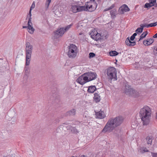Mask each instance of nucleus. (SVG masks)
<instances>
[{
    "instance_id": "23",
    "label": "nucleus",
    "mask_w": 157,
    "mask_h": 157,
    "mask_svg": "<svg viewBox=\"0 0 157 157\" xmlns=\"http://www.w3.org/2000/svg\"><path fill=\"white\" fill-rule=\"evenodd\" d=\"M28 29L29 30L28 32L30 34H33L35 31V29L31 25L28 26Z\"/></svg>"
},
{
    "instance_id": "52",
    "label": "nucleus",
    "mask_w": 157,
    "mask_h": 157,
    "mask_svg": "<svg viewBox=\"0 0 157 157\" xmlns=\"http://www.w3.org/2000/svg\"><path fill=\"white\" fill-rule=\"evenodd\" d=\"M147 25H146V24L144 25V27H146L147 28H148V27H147Z\"/></svg>"
},
{
    "instance_id": "3",
    "label": "nucleus",
    "mask_w": 157,
    "mask_h": 157,
    "mask_svg": "<svg viewBox=\"0 0 157 157\" xmlns=\"http://www.w3.org/2000/svg\"><path fill=\"white\" fill-rule=\"evenodd\" d=\"M26 50V63L25 65H29L30 63V59L31 56L32 51L33 50V46L30 44L28 42H27L25 43Z\"/></svg>"
},
{
    "instance_id": "50",
    "label": "nucleus",
    "mask_w": 157,
    "mask_h": 157,
    "mask_svg": "<svg viewBox=\"0 0 157 157\" xmlns=\"http://www.w3.org/2000/svg\"><path fill=\"white\" fill-rule=\"evenodd\" d=\"M32 18L31 17H29V18L28 21H29V22L30 21H31Z\"/></svg>"
},
{
    "instance_id": "40",
    "label": "nucleus",
    "mask_w": 157,
    "mask_h": 157,
    "mask_svg": "<svg viewBox=\"0 0 157 157\" xmlns=\"http://www.w3.org/2000/svg\"><path fill=\"white\" fill-rule=\"evenodd\" d=\"M153 49L154 50H155L157 52V44L153 47Z\"/></svg>"
},
{
    "instance_id": "31",
    "label": "nucleus",
    "mask_w": 157,
    "mask_h": 157,
    "mask_svg": "<svg viewBox=\"0 0 157 157\" xmlns=\"http://www.w3.org/2000/svg\"><path fill=\"white\" fill-rule=\"evenodd\" d=\"M115 7L114 4H113L110 6L109 8H107L104 10V11H106L112 9Z\"/></svg>"
},
{
    "instance_id": "17",
    "label": "nucleus",
    "mask_w": 157,
    "mask_h": 157,
    "mask_svg": "<svg viewBox=\"0 0 157 157\" xmlns=\"http://www.w3.org/2000/svg\"><path fill=\"white\" fill-rule=\"evenodd\" d=\"M76 113V111L75 109H73L67 112L66 115L74 116L75 115Z\"/></svg>"
},
{
    "instance_id": "28",
    "label": "nucleus",
    "mask_w": 157,
    "mask_h": 157,
    "mask_svg": "<svg viewBox=\"0 0 157 157\" xmlns=\"http://www.w3.org/2000/svg\"><path fill=\"white\" fill-rule=\"evenodd\" d=\"M94 39L96 41L101 39V34L97 33L96 35L95 36V37H94Z\"/></svg>"
},
{
    "instance_id": "55",
    "label": "nucleus",
    "mask_w": 157,
    "mask_h": 157,
    "mask_svg": "<svg viewBox=\"0 0 157 157\" xmlns=\"http://www.w3.org/2000/svg\"><path fill=\"white\" fill-rule=\"evenodd\" d=\"M101 0H98V2L99 3L101 2Z\"/></svg>"
},
{
    "instance_id": "1",
    "label": "nucleus",
    "mask_w": 157,
    "mask_h": 157,
    "mask_svg": "<svg viewBox=\"0 0 157 157\" xmlns=\"http://www.w3.org/2000/svg\"><path fill=\"white\" fill-rule=\"evenodd\" d=\"M123 121V118L122 117L110 118L108 121L101 132L104 133L111 132L116 127L120 126Z\"/></svg>"
},
{
    "instance_id": "24",
    "label": "nucleus",
    "mask_w": 157,
    "mask_h": 157,
    "mask_svg": "<svg viewBox=\"0 0 157 157\" xmlns=\"http://www.w3.org/2000/svg\"><path fill=\"white\" fill-rule=\"evenodd\" d=\"M118 53L115 51H112L109 52V54L110 56H115L118 55Z\"/></svg>"
},
{
    "instance_id": "53",
    "label": "nucleus",
    "mask_w": 157,
    "mask_h": 157,
    "mask_svg": "<svg viewBox=\"0 0 157 157\" xmlns=\"http://www.w3.org/2000/svg\"><path fill=\"white\" fill-rule=\"evenodd\" d=\"M155 118L156 119L157 118V112L156 113V116H155Z\"/></svg>"
},
{
    "instance_id": "57",
    "label": "nucleus",
    "mask_w": 157,
    "mask_h": 157,
    "mask_svg": "<svg viewBox=\"0 0 157 157\" xmlns=\"http://www.w3.org/2000/svg\"><path fill=\"white\" fill-rule=\"evenodd\" d=\"M122 157H125L124 156H123Z\"/></svg>"
},
{
    "instance_id": "32",
    "label": "nucleus",
    "mask_w": 157,
    "mask_h": 157,
    "mask_svg": "<svg viewBox=\"0 0 157 157\" xmlns=\"http://www.w3.org/2000/svg\"><path fill=\"white\" fill-rule=\"evenodd\" d=\"M143 31L142 28H138L136 30L135 32L137 33H141Z\"/></svg>"
},
{
    "instance_id": "16",
    "label": "nucleus",
    "mask_w": 157,
    "mask_h": 157,
    "mask_svg": "<svg viewBox=\"0 0 157 157\" xmlns=\"http://www.w3.org/2000/svg\"><path fill=\"white\" fill-rule=\"evenodd\" d=\"M24 79L27 80L28 78L29 75V71L28 67H25L24 69Z\"/></svg>"
},
{
    "instance_id": "56",
    "label": "nucleus",
    "mask_w": 157,
    "mask_h": 157,
    "mask_svg": "<svg viewBox=\"0 0 157 157\" xmlns=\"http://www.w3.org/2000/svg\"><path fill=\"white\" fill-rule=\"evenodd\" d=\"M155 7H157V4H156V5H155Z\"/></svg>"
},
{
    "instance_id": "15",
    "label": "nucleus",
    "mask_w": 157,
    "mask_h": 157,
    "mask_svg": "<svg viewBox=\"0 0 157 157\" xmlns=\"http://www.w3.org/2000/svg\"><path fill=\"white\" fill-rule=\"evenodd\" d=\"M94 97L93 98L94 101L96 103L99 102L101 100V96L99 94L97 93H95L94 94Z\"/></svg>"
},
{
    "instance_id": "36",
    "label": "nucleus",
    "mask_w": 157,
    "mask_h": 157,
    "mask_svg": "<svg viewBox=\"0 0 157 157\" xmlns=\"http://www.w3.org/2000/svg\"><path fill=\"white\" fill-rule=\"evenodd\" d=\"M35 7V2H33L32 5L31 6L30 8V9H31V10H32V9L34 8Z\"/></svg>"
},
{
    "instance_id": "54",
    "label": "nucleus",
    "mask_w": 157,
    "mask_h": 157,
    "mask_svg": "<svg viewBox=\"0 0 157 157\" xmlns=\"http://www.w3.org/2000/svg\"><path fill=\"white\" fill-rule=\"evenodd\" d=\"M95 0H90V1L91 2H94Z\"/></svg>"
},
{
    "instance_id": "48",
    "label": "nucleus",
    "mask_w": 157,
    "mask_h": 157,
    "mask_svg": "<svg viewBox=\"0 0 157 157\" xmlns=\"http://www.w3.org/2000/svg\"><path fill=\"white\" fill-rule=\"evenodd\" d=\"M137 32L134 33L132 35L135 37V36L137 35Z\"/></svg>"
},
{
    "instance_id": "14",
    "label": "nucleus",
    "mask_w": 157,
    "mask_h": 157,
    "mask_svg": "<svg viewBox=\"0 0 157 157\" xmlns=\"http://www.w3.org/2000/svg\"><path fill=\"white\" fill-rule=\"evenodd\" d=\"M86 5L87 6L88 11L92 12L95 9V8H93V5L91 4V2H87L86 3Z\"/></svg>"
},
{
    "instance_id": "22",
    "label": "nucleus",
    "mask_w": 157,
    "mask_h": 157,
    "mask_svg": "<svg viewBox=\"0 0 157 157\" xmlns=\"http://www.w3.org/2000/svg\"><path fill=\"white\" fill-rule=\"evenodd\" d=\"M148 33L147 31H145L140 36V38L139 41L142 40L144 38H145L146 36Z\"/></svg>"
},
{
    "instance_id": "11",
    "label": "nucleus",
    "mask_w": 157,
    "mask_h": 157,
    "mask_svg": "<svg viewBox=\"0 0 157 157\" xmlns=\"http://www.w3.org/2000/svg\"><path fill=\"white\" fill-rule=\"evenodd\" d=\"M129 38V37H128L126 40L125 43L128 46L131 47L134 46L136 44V42L135 41H131Z\"/></svg>"
},
{
    "instance_id": "20",
    "label": "nucleus",
    "mask_w": 157,
    "mask_h": 157,
    "mask_svg": "<svg viewBox=\"0 0 157 157\" xmlns=\"http://www.w3.org/2000/svg\"><path fill=\"white\" fill-rule=\"evenodd\" d=\"M87 6L85 5L84 6H79V12L82 11H88Z\"/></svg>"
},
{
    "instance_id": "26",
    "label": "nucleus",
    "mask_w": 157,
    "mask_h": 157,
    "mask_svg": "<svg viewBox=\"0 0 157 157\" xmlns=\"http://www.w3.org/2000/svg\"><path fill=\"white\" fill-rule=\"evenodd\" d=\"M73 25V24L72 23L66 26L65 28H63V30L64 33L67 31Z\"/></svg>"
},
{
    "instance_id": "13",
    "label": "nucleus",
    "mask_w": 157,
    "mask_h": 157,
    "mask_svg": "<svg viewBox=\"0 0 157 157\" xmlns=\"http://www.w3.org/2000/svg\"><path fill=\"white\" fill-rule=\"evenodd\" d=\"M96 115L97 118L99 119H103L105 117L104 113L102 111H100L96 113Z\"/></svg>"
},
{
    "instance_id": "41",
    "label": "nucleus",
    "mask_w": 157,
    "mask_h": 157,
    "mask_svg": "<svg viewBox=\"0 0 157 157\" xmlns=\"http://www.w3.org/2000/svg\"><path fill=\"white\" fill-rule=\"evenodd\" d=\"M148 3L149 4V6L150 7L152 6H153L155 5L154 4H153L152 3H151V2H149V3Z\"/></svg>"
},
{
    "instance_id": "25",
    "label": "nucleus",
    "mask_w": 157,
    "mask_h": 157,
    "mask_svg": "<svg viewBox=\"0 0 157 157\" xmlns=\"http://www.w3.org/2000/svg\"><path fill=\"white\" fill-rule=\"evenodd\" d=\"M97 33V32L96 31H92L90 33V35L91 37L94 39V37H95V36L96 35Z\"/></svg>"
},
{
    "instance_id": "10",
    "label": "nucleus",
    "mask_w": 157,
    "mask_h": 157,
    "mask_svg": "<svg viewBox=\"0 0 157 157\" xmlns=\"http://www.w3.org/2000/svg\"><path fill=\"white\" fill-rule=\"evenodd\" d=\"M119 10H121L122 13H124V12H127L130 10L129 8L125 4L123 5L119 8Z\"/></svg>"
},
{
    "instance_id": "45",
    "label": "nucleus",
    "mask_w": 157,
    "mask_h": 157,
    "mask_svg": "<svg viewBox=\"0 0 157 157\" xmlns=\"http://www.w3.org/2000/svg\"><path fill=\"white\" fill-rule=\"evenodd\" d=\"M152 23H151L147 25V27H152Z\"/></svg>"
},
{
    "instance_id": "46",
    "label": "nucleus",
    "mask_w": 157,
    "mask_h": 157,
    "mask_svg": "<svg viewBox=\"0 0 157 157\" xmlns=\"http://www.w3.org/2000/svg\"><path fill=\"white\" fill-rule=\"evenodd\" d=\"M140 28H142L143 30L144 28V25L141 24L140 25Z\"/></svg>"
},
{
    "instance_id": "5",
    "label": "nucleus",
    "mask_w": 157,
    "mask_h": 157,
    "mask_svg": "<svg viewBox=\"0 0 157 157\" xmlns=\"http://www.w3.org/2000/svg\"><path fill=\"white\" fill-rule=\"evenodd\" d=\"M107 74L108 79L111 80L112 79L114 80H117V71L115 68L112 67L108 68Z\"/></svg>"
},
{
    "instance_id": "47",
    "label": "nucleus",
    "mask_w": 157,
    "mask_h": 157,
    "mask_svg": "<svg viewBox=\"0 0 157 157\" xmlns=\"http://www.w3.org/2000/svg\"><path fill=\"white\" fill-rule=\"evenodd\" d=\"M153 37L154 38H157V33H156L155 35H154Z\"/></svg>"
},
{
    "instance_id": "38",
    "label": "nucleus",
    "mask_w": 157,
    "mask_h": 157,
    "mask_svg": "<svg viewBox=\"0 0 157 157\" xmlns=\"http://www.w3.org/2000/svg\"><path fill=\"white\" fill-rule=\"evenodd\" d=\"M156 0H149V2L154 4V5L156 3Z\"/></svg>"
},
{
    "instance_id": "7",
    "label": "nucleus",
    "mask_w": 157,
    "mask_h": 157,
    "mask_svg": "<svg viewBox=\"0 0 157 157\" xmlns=\"http://www.w3.org/2000/svg\"><path fill=\"white\" fill-rule=\"evenodd\" d=\"M83 76H86L87 78V80L88 82L95 79L97 77V75L95 72L88 71L84 73Z\"/></svg>"
},
{
    "instance_id": "34",
    "label": "nucleus",
    "mask_w": 157,
    "mask_h": 157,
    "mask_svg": "<svg viewBox=\"0 0 157 157\" xmlns=\"http://www.w3.org/2000/svg\"><path fill=\"white\" fill-rule=\"evenodd\" d=\"M51 0H46V4L47 8H48Z\"/></svg>"
},
{
    "instance_id": "35",
    "label": "nucleus",
    "mask_w": 157,
    "mask_h": 157,
    "mask_svg": "<svg viewBox=\"0 0 157 157\" xmlns=\"http://www.w3.org/2000/svg\"><path fill=\"white\" fill-rule=\"evenodd\" d=\"M144 7L145 8H150V7L149 6V4H148V3H146L144 5Z\"/></svg>"
},
{
    "instance_id": "39",
    "label": "nucleus",
    "mask_w": 157,
    "mask_h": 157,
    "mask_svg": "<svg viewBox=\"0 0 157 157\" xmlns=\"http://www.w3.org/2000/svg\"><path fill=\"white\" fill-rule=\"evenodd\" d=\"M135 38V37L134 36H133L132 35L131 36L130 39H129L133 41L134 40Z\"/></svg>"
},
{
    "instance_id": "42",
    "label": "nucleus",
    "mask_w": 157,
    "mask_h": 157,
    "mask_svg": "<svg viewBox=\"0 0 157 157\" xmlns=\"http://www.w3.org/2000/svg\"><path fill=\"white\" fill-rule=\"evenodd\" d=\"M31 25H32V23L31 22V21H30L29 22V21H28V25L29 26Z\"/></svg>"
},
{
    "instance_id": "6",
    "label": "nucleus",
    "mask_w": 157,
    "mask_h": 157,
    "mask_svg": "<svg viewBox=\"0 0 157 157\" xmlns=\"http://www.w3.org/2000/svg\"><path fill=\"white\" fill-rule=\"evenodd\" d=\"M125 92L126 94L129 95L134 98L138 97L140 96L139 92L128 86L125 87Z\"/></svg>"
},
{
    "instance_id": "30",
    "label": "nucleus",
    "mask_w": 157,
    "mask_h": 157,
    "mask_svg": "<svg viewBox=\"0 0 157 157\" xmlns=\"http://www.w3.org/2000/svg\"><path fill=\"white\" fill-rule=\"evenodd\" d=\"M116 11L114 10H111L110 11V15L112 17H116Z\"/></svg>"
},
{
    "instance_id": "8",
    "label": "nucleus",
    "mask_w": 157,
    "mask_h": 157,
    "mask_svg": "<svg viewBox=\"0 0 157 157\" xmlns=\"http://www.w3.org/2000/svg\"><path fill=\"white\" fill-rule=\"evenodd\" d=\"M64 33L63 30V28H60L58 29L54 32V37L55 39H57L59 37L62 36Z\"/></svg>"
},
{
    "instance_id": "49",
    "label": "nucleus",
    "mask_w": 157,
    "mask_h": 157,
    "mask_svg": "<svg viewBox=\"0 0 157 157\" xmlns=\"http://www.w3.org/2000/svg\"><path fill=\"white\" fill-rule=\"evenodd\" d=\"M22 28L23 29L27 28L28 29V25L27 26H23Z\"/></svg>"
},
{
    "instance_id": "33",
    "label": "nucleus",
    "mask_w": 157,
    "mask_h": 157,
    "mask_svg": "<svg viewBox=\"0 0 157 157\" xmlns=\"http://www.w3.org/2000/svg\"><path fill=\"white\" fill-rule=\"evenodd\" d=\"M95 54L93 52H90L89 54V57L90 58H91L94 57Z\"/></svg>"
},
{
    "instance_id": "9",
    "label": "nucleus",
    "mask_w": 157,
    "mask_h": 157,
    "mask_svg": "<svg viewBox=\"0 0 157 157\" xmlns=\"http://www.w3.org/2000/svg\"><path fill=\"white\" fill-rule=\"evenodd\" d=\"M87 78L83 76V74L79 77L76 80V82L81 85H83L86 83L88 82Z\"/></svg>"
},
{
    "instance_id": "27",
    "label": "nucleus",
    "mask_w": 157,
    "mask_h": 157,
    "mask_svg": "<svg viewBox=\"0 0 157 157\" xmlns=\"http://www.w3.org/2000/svg\"><path fill=\"white\" fill-rule=\"evenodd\" d=\"M68 129H70L71 130V131L75 133L78 132V130H77L75 127H73L71 126H70V127H69Z\"/></svg>"
},
{
    "instance_id": "37",
    "label": "nucleus",
    "mask_w": 157,
    "mask_h": 157,
    "mask_svg": "<svg viewBox=\"0 0 157 157\" xmlns=\"http://www.w3.org/2000/svg\"><path fill=\"white\" fill-rule=\"evenodd\" d=\"M151 154L152 155V157H157V154L155 153H153L151 152Z\"/></svg>"
},
{
    "instance_id": "21",
    "label": "nucleus",
    "mask_w": 157,
    "mask_h": 157,
    "mask_svg": "<svg viewBox=\"0 0 157 157\" xmlns=\"http://www.w3.org/2000/svg\"><path fill=\"white\" fill-rule=\"evenodd\" d=\"M152 136H148L146 138V140L147 141V143L148 144L151 145L152 142Z\"/></svg>"
},
{
    "instance_id": "2",
    "label": "nucleus",
    "mask_w": 157,
    "mask_h": 157,
    "mask_svg": "<svg viewBox=\"0 0 157 157\" xmlns=\"http://www.w3.org/2000/svg\"><path fill=\"white\" fill-rule=\"evenodd\" d=\"M150 112V108L147 106H144L140 110V116L143 122L144 125H146L149 123L151 114Z\"/></svg>"
},
{
    "instance_id": "29",
    "label": "nucleus",
    "mask_w": 157,
    "mask_h": 157,
    "mask_svg": "<svg viewBox=\"0 0 157 157\" xmlns=\"http://www.w3.org/2000/svg\"><path fill=\"white\" fill-rule=\"evenodd\" d=\"M140 152L143 153L145 152H148L149 150L146 147H141L140 149Z\"/></svg>"
},
{
    "instance_id": "43",
    "label": "nucleus",
    "mask_w": 157,
    "mask_h": 157,
    "mask_svg": "<svg viewBox=\"0 0 157 157\" xmlns=\"http://www.w3.org/2000/svg\"><path fill=\"white\" fill-rule=\"evenodd\" d=\"M31 9H30V10L29 11V14H28V15H29V17H30L31 16H32V15H31ZM28 17V16H27Z\"/></svg>"
},
{
    "instance_id": "19",
    "label": "nucleus",
    "mask_w": 157,
    "mask_h": 157,
    "mask_svg": "<svg viewBox=\"0 0 157 157\" xmlns=\"http://www.w3.org/2000/svg\"><path fill=\"white\" fill-rule=\"evenodd\" d=\"M71 9L72 11L74 13L79 12V6L76 5H72Z\"/></svg>"
},
{
    "instance_id": "18",
    "label": "nucleus",
    "mask_w": 157,
    "mask_h": 157,
    "mask_svg": "<svg viewBox=\"0 0 157 157\" xmlns=\"http://www.w3.org/2000/svg\"><path fill=\"white\" fill-rule=\"evenodd\" d=\"M96 90V88L95 86H91L88 87L87 92L88 93H93Z\"/></svg>"
},
{
    "instance_id": "51",
    "label": "nucleus",
    "mask_w": 157,
    "mask_h": 157,
    "mask_svg": "<svg viewBox=\"0 0 157 157\" xmlns=\"http://www.w3.org/2000/svg\"><path fill=\"white\" fill-rule=\"evenodd\" d=\"M80 157H87V156L85 155H81Z\"/></svg>"
},
{
    "instance_id": "12",
    "label": "nucleus",
    "mask_w": 157,
    "mask_h": 157,
    "mask_svg": "<svg viewBox=\"0 0 157 157\" xmlns=\"http://www.w3.org/2000/svg\"><path fill=\"white\" fill-rule=\"evenodd\" d=\"M154 41V40L153 38L148 39L147 40H144L143 43L145 46H148L151 44Z\"/></svg>"
},
{
    "instance_id": "44",
    "label": "nucleus",
    "mask_w": 157,
    "mask_h": 157,
    "mask_svg": "<svg viewBox=\"0 0 157 157\" xmlns=\"http://www.w3.org/2000/svg\"><path fill=\"white\" fill-rule=\"evenodd\" d=\"M152 27H154L157 25V21L152 23Z\"/></svg>"
},
{
    "instance_id": "4",
    "label": "nucleus",
    "mask_w": 157,
    "mask_h": 157,
    "mask_svg": "<svg viewBox=\"0 0 157 157\" xmlns=\"http://www.w3.org/2000/svg\"><path fill=\"white\" fill-rule=\"evenodd\" d=\"M68 51L67 54L69 57L71 58H75L77 53V47L74 44H71L67 47Z\"/></svg>"
}]
</instances>
